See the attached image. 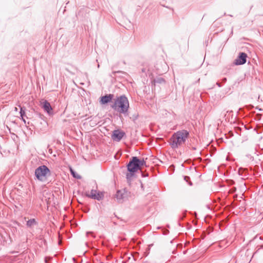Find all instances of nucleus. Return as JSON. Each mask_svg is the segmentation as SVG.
Segmentation results:
<instances>
[{"label":"nucleus","mask_w":263,"mask_h":263,"mask_svg":"<svg viewBox=\"0 0 263 263\" xmlns=\"http://www.w3.org/2000/svg\"><path fill=\"white\" fill-rule=\"evenodd\" d=\"M247 54L245 52H240L238 58L235 60L234 63L236 65L244 64L247 61Z\"/></svg>","instance_id":"nucleus-7"},{"label":"nucleus","mask_w":263,"mask_h":263,"mask_svg":"<svg viewBox=\"0 0 263 263\" xmlns=\"http://www.w3.org/2000/svg\"><path fill=\"white\" fill-rule=\"evenodd\" d=\"M153 82L154 83L163 84L165 83V81L163 78L157 77L153 80Z\"/></svg>","instance_id":"nucleus-12"},{"label":"nucleus","mask_w":263,"mask_h":263,"mask_svg":"<svg viewBox=\"0 0 263 263\" xmlns=\"http://www.w3.org/2000/svg\"><path fill=\"white\" fill-rule=\"evenodd\" d=\"M114 95L112 94H109L103 96L101 98V102L102 104H106L110 102L112 99Z\"/></svg>","instance_id":"nucleus-10"},{"label":"nucleus","mask_w":263,"mask_h":263,"mask_svg":"<svg viewBox=\"0 0 263 263\" xmlns=\"http://www.w3.org/2000/svg\"><path fill=\"white\" fill-rule=\"evenodd\" d=\"M226 81H227V79H226V78H223V79H222V82H226Z\"/></svg>","instance_id":"nucleus-19"},{"label":"nucleus","mask_w":263,"mask_h":263,"mask_svg":"<svg viewBox=\"0 0 263 263\" xmlns=\"http://www.w3.org/2000/svg\"><path fill=\"white\" fill-rule=\"evenodd\" d=\"M50 175V171L46 165L40 166L35 170V176L39 181H45L47 177Z\"/></svg>","instance_id":"nucleus-3"},{"label":"nucleus","mask_w":263,"mask_h":263,"mask_svg":"<svg viewBox=\"0 0 263 263\" xmlns=\"http://www.w3.org/2000/svg\"><path fill=\"white\" fill-rule=\"evenodd\" d=\"M142 176L143 177H145L148 176V174L147 173H142Z\"/></svg>","instance_id":"nucleus-17"},{"label":"nucleus","mask_w":263,"mask_h":263,"mask_svg":"<svg viewBox=\"0 0 263 263\" xmlns=\"http://www.w3.org/2000/svg\"><path fill=\"white\" fill-rule=\"evenodd\" d=\"M190 185H192V183H191V182H190Z\"/></svg>","instance_id":"nucleus-23"},{"label":"nucleus","mask_w":263,"mask_h":263,"mask_svg":"<svg viewBox=\"0 0 263 263\" xmlns=\"http://www.w3.org/2000/svg\"><path fill=\"white\" fill-rule=\"evenodd\" d=\"M129 193L128 192L127 190L125 189H124L121 190H118L117 191L116 197L118 201L119 202H122L124 199L127 198V197L128 196Z\"/></svg>","instance_id":"nucleus-6"},{"label":"nucleus","mask_w":263,"mask_h":263,"mask_svg":"<svg viewBox=\"0 0 263 263\" xmlns=\"http://www.w3.org/2000/svg\"><path fill=\"white\" fill-rule=\"evenodd\" d=\"M217 85L219 86V87H221V85L219 83H217Z\"/></svg>","instance_id":"nucleus-20"},{"label":"nucleus","mask_w":263,"mask_h":263,"mask_svg":"<svg viewBox=\"0 0 263 263\" xmlns=\"http://www.w3.org/2000/svg\"><path fill=\"white\" fill-rule=\"evenodd\" d=\"M71 174L72 175L73 177L77 179H80L81 176L77 173H76L72 169L70 168Z\"/></svg>","instance_id":"nucleus-13"},{"label":"nucleus","mask_w":263,"mask_h":263,"mask_svg":"<svg viewBox=\"0 0 263 263\" xmlns=\"http://www.w3.org/2000/svg\"><path fill=\"white\" fill-rule=\"evenodd\" d=\"M138 163H139V159L137 157H132L127 166L128 171L130 173H135L139 170Z\"/></svg>","instance_id":"nucleus-4"},{"label":"nucleus","mask_w":263,"mask_h":263,"mask_svg":"<svg viewBox=\"0 0 263 263\" xmlns=\"http://www.w3.org/2000/svg\"><path fill=\"white\" fill-rule=\"evenodd\" d=\"M14 109H15V111H17L18 110L17 107H15Z\"/></svg>","instance_id":"nucleus-21"},{"label":"nucleus","mask_w":263,"mask_h":263,"mask_svg":"<svg viewBox=\"0 0 263 263\" xmlns=\"http://www.w3.org/2000/svg\"><path fill=\"white\" fill-rule=\"evenodd\" d=\"M111 107L120 114H123L125 115H127L129 107L127 98L125 95L117 97L115 100L114 103L111 105Z\"/></svg>","instance_id":"nucleus-1"},{"label":"nucleus","mask_w":263,"mask_h":263,"mask_svg":"<svg viewBox=\"0 0 263 263\" xmlns=\"http://www.w3.org/2000/svg\"><path fill=\"white\" fill-rule=\"evenodd\" d=\"M189 136V132L184 129L174 133L170 139V144L171 147L176 149L181 146L185 142Z\"/></svg>","instance_id":"nucleus-2"},{"label":"nucleus","mask_w":263,"mask_h":263,"mask_svg":"<svg viewBox=\"0 0 263 263\" xmlns=\"http://www.w3.org/2000/svg\"><path fill=\"white\" fill-rule=\"evenodd\" d=\"M193 149H196V148L195 147H193Z\"/></svg>","instance_id":"nucleus-22"},{"label":"nucleus","mask_w":263,"mask_h":263,"mask_svg":"<svg viewBox=\"0 0 263 263\" xmlns=\"http://www.w3.org/2000/svg\"><path fill=\"white\" fill-rule=\"evenodd\" d=\"M43 108L49 115L51 114L52 108L50 104L48 101H45L43 102Z\"/></svg>","instance_id":"nucleus-9"},{"label":"nucleus","mask_w":263,"mask_h":263,"mask_svg":"<svg viewBox=\"0 0 263 263\" xmlns=\"http://www.w3.org/2000/svg\"><path fill=\"white\" fill-rule=\"evenodd\" d=\"M36 224H37V222L36 221L35 219L34 218L30 219L27 221V226L29 227H31L34 225H36Z\"/></svg>","instance_id":"nucleus-11"},{"label":"nucleus","mask_w":263,"mask_h":263,"mask_svg":"<svg viewBox=\"0 0 263 263\" xmlns=\"http://www.w3.org/2000/svg\"><path fill=\"white\" fill-rule=\"evenodd\" d=\"M86 197L93 199L101 200L103 198L104 195L101 192H98L96 190H91L90 193L86 192L85 194Z\"/></svg>","instance_id":"nucleus-5"},{"label":"nucleus","mask_w":263,"mask_h":263,"mask_svg":"<svg viewBox=\"0 0 263 263\" xmlns=\"http://www.w3.org/2000/svg\"><path fill=\"white\" fill-rule=\"evenodd\" d=\"M125 133L120 130H115L111 135V138L114 141H120L125 135Z\"/></svg>","instance_id":"nucleus-8"},{"label":"nucleus","mask_w":263,"mask_h":263,"mask_svg":"<svg viewBox=\"0 0 263 263\" xmlns=\"http://www.w3.org/2000/svg\"><path fill=\"white\" fill-rule=\"evenodd\" d=\"M20 116H21L22 120H23L24 123H25L26 121L24 119V117L25 116V111L23 109L22 107H21V110H20Z\"/></svg>","instance_id":"nucleus-14"},{"label":"nucleus","mask_w":263,"mask_h":263,"mask_svg":"<svg viewBox=\"0 0 263 263\" xmlns=\"http://www.w3.org/2000/svg\"><path fill=\"white\" fill-rule=\"evenodd\" d=\"M134 173H127L126 174V179L128 181V182H129L131 181V180L132 179V178L134 176Z\"/></svg>","instance_id":"nucleus-15"},{"label":"nucleus","mask_w":263,"mask_h":263,"mask_svg":"<svg viewBox=\"0 0 263 263\" xmlns=\"http://www.w3.org/2000/svg\"><path fill=\"white\" fill-rule=\"evenodd\" d=\"M139 168L140 170V167L141 166L145 165H146V162L143 159V160H140L139 159Z\"/></svg>","instance_id":"nucleus-16"},{"label":"nucleus","mask_w":263,"mask_h":263,"mask_svg":"<svg viewBox=\"0 0 263 263\" xmlns=\"http://www.w3.org/2000/svg\"><path fill=\"white\" fill-rule=\"evenodd\" d=\"M189 179V177L185 176V177H184V180H186V181H187V179Z\"/></svg>","instance_id":"nucleus-18"}]
</instances>
